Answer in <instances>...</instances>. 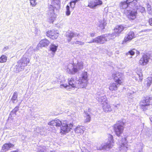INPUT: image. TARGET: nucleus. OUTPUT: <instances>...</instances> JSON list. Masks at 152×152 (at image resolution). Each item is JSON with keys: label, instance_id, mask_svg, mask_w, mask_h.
<instances>
[{"label": "nucleus", "instance_id": "obj_41", "mask_svg": "<svg viewBox=\"0 0 152 152\" xmlns=\"http://www.w3.org/2000/svg\"><path fill=\"white\" fill-rule=\"evenodd\" d=\"M147 10L148 11V13L149 14H151L152 13L151 6L149 4H147Z\"/></svg>", "mask_w": 152, "mask_h": 152}, {"label": "nucleus", "instance_id": "obj_43", "mask_svg": "<svg viewBox=\"0 0 152 152\" xmlns=\"http://www.w3.org/2000/svg\"><path fill=\"white\" fill-rule=\"evenodd\" d=\"M34 51L33 50V48L31 47L27 50L26 53H28V54H30L31 55V54H32L34 52Z\"/></svg>", "mask_w": 152, "mask_h": 152}, {"label": "nucleus", "instance_id": "obj_10", "mask_svg": "<svg viewBox=\"0 0 152 152\" xmlns=\"http://www.w3.org/2000/svg\"><path fill=\"white\" fill-rule=\"evenodd\" d=\"M124 122L121 121H118L114 125V128L115 132L117 136H120L121 134L122 133L124 129Z\"/></svg>", "mask_w": 152, "mask_h": 152}, {"label": "nucleus", "instance_id": "obj_20", "mask_svg": "<svg viewBox=\"0 0 152 152\" xmlns=\"http://www.w3.org/2000/svg\"><path fill=\"white\" fill-rule=\"evenodd\" d=\"M104 36L102 35L95 38V43L99 44H103L105 43Z\"/></svg>", "mask_w": 152, "mask_h": 152}, {"label": "nucleus", "instance_id": "obj_7", "mask_svg": "<svg viewBox=\"0 0 152 152\" xmlns=\"http://www.w3.org/2000/svg\"><path fill=\"white\" fill-rule=\"evenodd\" d=\"M74 79V78H73L68 79V81L69 85L68 86L66 84H61L60 85V87L62 88H66L67 87H70V86L72 88L79 87L81 88L80 83H78V82H77V80H78V79L77 78H76L75 79V80Z\"/></svg>", "mask_w": 152, "mask_h": 152}, {"label": "nucleus", "instance_id": "obj_40", "mask_svg": "<svg viewBox=\"0 0 152 152\" xmlns=\"http://www.w3.org/2000/svg\"><path fill=\"white\" fill-rule=\"evenodd\" d=\"M31 5L32 7H34L37 4L36 1L37 0H29Z\"/></svg>", "mask_w": 152, "mask_h": 152}, {"label": "nucleus", "instance_id": "obj_25", "mask_svg": "<svg viewBox=\"0 0 152 152\" xmlns=\"http://www.w3.org/2000/svg\"><path fill=\"white\" fill-rule=\"evenodd\" d=\"M120 84L118 83H112L110 84L109 89L110 91H115L117 90Z\"/></svg>", "mask_w": 152, "mask_h": 152}, {"label": "nucleus", "instance_id": "obj_59", "mask_svg": "<svg viewBox=\"0 0 152 152\" xmlns=\"http://www.w3.org/2000/svg\"><path fill=\"white\" fill-rule=\"evenodd\" d=\"M73 3L72 4V5H71V4H70V6L72 8V7H73Z\"/></svg>", "mask_w": 152, "mask_h": 152}, {"label": "nucleus", "instance_id": "obj_6", "mask_svg": "<svg viewBox=\"0 0 152 152\" xmlns=\"http://www.w3.org/2000/svg\"><path fill=\"white\" fill-rule=\"evenodd\" d=\"M108 141L102 144L101 145H98L96 147L97 150H108L111 148L113 146V140L112 135L109 134L108 135Z\"/></svg>", "mask_w": 152, "mask_h": 152}, {"label": "nucleus", "instance_id": "obj_42", "mask_svg": "<svg viewBox=\"0 0 152 152\" xmlns=\"http://www.w3.org/2000/svg\"><path fill=\"white\" fill-rule=\"evenodd\" d=\"M70 14V12L69 10V7L67 5L66 7V15L67 16H69Z\"/></svg>", "mask_w": 152, "mask_h": 152}, {"label": "nucleus", "instance_id": "obj_56", "mask_svg": "<svg viewBox=\"0 0 152 152\" xmlns=\"http://www.w3.org/2000/svg\"><path fill=\"white\" fill-rule=\"evenodd\" d=\"M40 31L37 28H35V32L37 34H38L39 33Z\"/></svg>", "mask_w": 152, "mask_h": 152}, {"label": "nucleus", "instance_id": "obj_39", "mask_svg": "<svg viewBox=\"0 0 152 152\" xmlns=\"http://www.w3.org/2000/svg\"><path fill=\"white\" fill-rule=\"evenodd\" d=\"M134 50L136 51L135 49H133L130 50L128 52L126 53V55L128 56L130 54L131 56H133L135 53Z\"/></svg>", "mask_w": 152, "mask_h": 152}, {"label": "nucleus", "instance_id": "obj_53", "mask_svg": "<svg viewBox=\"0 0 152 152\" xmlns=\"http://www.w3.org/2000/svg\"><path fill=\"white\" fill-rule=\"evenodd\" d=\"M90 36L91 37H94L95 36V33H89Z\"/></svg>", "mask_w": 152, "mask_h": 152}, {"label": "nucleus", "instance_id": "obj_18", "mask_svg": "<svg viewBox=\"0 0 152 152\" xmlns=\"http://www.w3.org/2000/svg\"><path fill=\"white\" fill-rule=\"evenodd\" d=\"M49 41L46 39H42L40 41L37 45L38 47H43L48 46L50 43Z\"/></svg>", "mask_w": 152, "mask_h": 152}, {"label": "nucleus", "instance_id": "obj_49", "mask_svg": "<svg viewBox=\"0 0 152 152\" xmlns=\"http://www.w3.org/2000/svg\"><path fill=\"white\" fill-rule=\"evenodd\" d=\"M106 34H103L104 37V41H105V42L107 41L110 40L108 38V37H106Z\"/></svg>", "mask_w": 152, "mask_h": 152}, {"label": "nucleus", "instance_id": "obj_57", "mask_svg": "<svg viewBox=\"0 0 152 152\" xmlns=\"http://www.w3.org/2000/svg\"><path fill=\"white\" fill-rule=\"evenodd\" d=\"M82 152H89V151L87 149H85L82 151Z\"/></svg>", "mask_w": 152, "mask_h": 152}, {"label": "nucleus", "instance_id": "obj_52", "mask_svg": "<svg viewBox=\"0 0 152 152\" xmlns=\"http://www.w3.org/2000/svg\"><path fill=\"white\" fill-rule=\"evenodd\" d=\"M9 47L8 46L4 47L3 49V51L4 52L6 51V50L9 49Z\"/></svg>", "mask_w": 152, "mask_h": 152}, {"label": "nucleus", "instance_id": "obj_3", "mask_svg": "<svg viewBox=\"0 0 152 152\" xmlns=\"http://www.w3.org/2000/svg\"><path fill=\"white\" fill-rule=\"evenodd\" d=\"M83 62L82 61L78 62L75 65L70 64L67 66L66 70L68 73L74 74L83 69Z\"/></svg>", "mask_w": 152, "mask_h": 152}, {"label": "nucleus", "instance_id": "obj_51", "mask_svg": "<svg viewBox=\"0 0 152 152\" xmlns=\"http://www.w3.org/2000/svg\"><path fill=\"white\" fill-rule=\"evenodd\" d=\"M134 92L133 91H131L130 92H129L128 94V95L129 96H132V94L134 93Z\"/></svg>", "mask_w": 152, "mask_h": 152}, {"label": "nucleus", "instance_id": "obj_17", "mask_svg": "<svg viewBox=\"0 0 152 152\" xmlns=\"http://www.w3.org/2000/svg\"><path fill=\"white\" fill-rule=\"evenodd\" d=\"M149 59V57L145 54H144L141 58L139 61V63L141 65H145L148 62Z\"/></svg>", "mask_w": 152, "mask_h": 152}, {"label": "nucleus", "instance_id": "obj_26", "mask_svg": "<svg viewBox=\"0 0 152 152\" xmlns=\"http://www.w3.org/2000/svg\"><path fill=\"white\" fill-rule=\"evenodd\" d=\"M85 128L83 126H78L74 129L75 132L78 134H83Z\"/></svg>", "mask_w": 152, "mask_h": 152}, {"label": "nucleus", "instance_id": "obj_12", "mask_svg": "<svg viewBox=\"0 0 152 152\" xmlns=\"http://www.w3.org/2000/svg\"><path fill=\"white\" fill-rule=\"evenodd\" d=\"M102 2L101 0H89L88 2V7L91 9H95L101 6Z\"/></svg>", "mask_w": 152, "mask_h": 152}, {"label": "nucleus", "instance_id": "obj_35", "mask_svg": "<svg viewBox=\"0 0 152 152\" xmlns=\"http://www.w3.org/2000/svg\"><path fill=\"white\" fill-rule=\"evenodd\" d=\"M120 8L122 9H126L127 7H129L128 4L126 1L122 2L120 4Z\"/></svg>", "mask_w": 152, "mask_h": 152}, {"label": "nucleus", "instance_id": "obj_64", "mask_svg": "<svg viewBox=\"0 0 152 152\" xmlns=\"http://www.w3.org/2000/svg\"><path fill=\"white\" fill-rule=\"evenodd\" d=\"M139 152H142V151H139Z\"/></svg>", "mask_w": 152, "mask_h": 152}, {"label": "nucleus", "instance_id": "obj_60", "mask_svg": "<svg viewBox=\"0 0 152 152\" xmlns=\"http://www.w3.org/2000/svg\"><path fill=\"white\" fill-rule=\"evenodd\" d=\"M150 138H151V140H152V134H150V135L149 136Z\"/></svg>", "mask_w": 152, "mask_h": 152}, {"label": "nucleus", "instance_id": "obj_31", "mask_svg": "<svg viewBox=\"0 0 152 152\" xmlns=\"http://www.w3.org/2000/svg\"><path fill=\"white\" fill-rule=\"evenodd\" d=\"M58 45H55L54 44H51L50 47V50L53 53H55L57 50L58 48Z\"/></svg>", "mask_w": 152, "mask_h": 152}, {"label": "nucleus", "instance_id": "obj_4", "mask_svg": "<svg viewBox=\"0 0 152 152\" xmlns=\"http://www.w3.org/2000/svg\"><path fill=\"white\" fill-rule=\"evenodd\" d=\"M26 53L18 62V64L14 68V71L16 73L24 69L25 66H27L30 62L29 59L26 57Z\"/></svg>", "mask_w": 152, "mask_h": 152}, {"label": "nucleus", "instance_id": "obj_9", "mask_svg": "<svg viewBox=\"0 0 152 152\" xmlns=\"http://www.w3.org/2000/svg\"><path fill=\"white\" fill-rule=\"evenodd\" d=\"M88 81V75L87 72H84L83 73L78 79L77 80L78 83H80V87L83 88L86 86Z\"/></svg>", "mask_w": 152, "mask_h": 152}, {"label": "nucleus", "instance_id": "obj_15", "mask_svg": "<svg viewBox=\"0 0 152 152\" xmlns=\"http://www.w3.org/2000/svg\"><path fill=\"white\" fill-rule=\"evenodd\" d=\"M46 35L53 39H56L58 36V33L54 30L48 31L46 33Z\"/></svg>", "mask_w": 152, "mask_h": 152}, {"label": "nucleus", "instance_id": "obj_44", "mask_svg": "<svg viewBox=\"0 0 152 152\" xmlns=\"http://www.w3.org/2000/svg\"><path fill=\"white\" fill-rule=\"evenodd\" d=\"M20 105L19 104V105ZM19 108V106H16L15 107L14 109L12 110V111L11 112V113H14L15 114H16V113L17 112Z\"/></svg>", "mask_w": 152, "mask_h": 152}, {"label": "nucleus", "instance_id": "obj_36", "mask_svg": "<svg viewBox=\"0 0 152 152\" xmlns=\"http://www.w3.org/2000/svg\"><path fill=\"white\" fill-rule=\"evenodd\" d=\"M7 57L5 55H2L0 57V63H3L6 62Z\"/></svg>", "mask_w": 152, "mask_h": 152}, {"label": "nucleus", "instance_id": "obj_54", "mask_svg": "<svg viewBox=\"0 0 152 152\" xmlns=\"http://www.w3.org/2000/svg\"><path fill=\"white\" fill-rule=\"evenodd\" d=\"M149 23L151 26H152V18H151L149 19Z\"/></svg>", "mask_w": 152, "mask_h": 152}, {"label": "nucleus", "instance_id": "obj_50", "mask_svg": "<svg viewBox=\"0 0 152 152\" xmlns=\"http://www.w3.org/2000/svg\"><path fill=\"white\" fill-rule=\"evenodd\" d=\"M88 43H95V38L92 39L90 41L88 42Z\"/></svg>", "mask_w": 152, "mask_h": 152}, {"label": "nucleus", "instance_id": "obj_16", "mask_svg": "<svg viewBox=\"0 0 152 152\" xmlns=\"http://www.w3.org/2000/svg\"><path fill=\"white\" fill-rule=\"evenodd\" d=\"M127 11L128 13L127 16L130 20H133L136 18L137 13L135 10H127Z\"/></svg>", "mask_w": 152, "mask_h": 152}, {"label": "nucleus", "instance_id": "obj_61", "mask_svg": "<svg viewBox=\"0 0 152 152\" xmlns=\"http://www.w3.org/2000/svg\"><path fill=\"white\" fill-rule=\"evenodd\" d=\"M137 54H140V52L139 51H137Z\"/></svg>", "mask_w": 152, "mask_h": 152}, {"label": "nucleus", "instance_id": "obj_47", "mask_svg": "<svg viewBox=\"0 0 152 152\" xmlns=\"http://www.w3.org/2000/svg\"><path fill=\"white\" fill-rule=\"evenodd\" d=\"M80 1V0H75L72 1L70 2V4L71 5H72V4L73 3V7H72V8H74L75 6V4L78 1Z\"/></svg>", "mask_w": 152, "mask_h": 152}, {"label": "nucleus", "instance_id": "obj_23", "mask_svg": "<svg viewBox=\"0 0 152 152\" xmlns=\"http://www.w3.org/2000/svg\"><path fill=\"white\" fill-rule=\"evenodd\" d=\"M107 24L106 21L104 20V18H102L99 20L97 23V26L101 29H103L104 28L105 26Z\"/></svg>", "mask_w": 152, "mask_h": 152}, {"label": "nucleus", "instance_id": "obj_21", "mask_svg": "<svg viewBox=\"0 0 152 152\" xmlns=\"http://www.w3.org/2000/svg\"><path fill=\"white\" fill-rule=\"evenodd\" d=\"M124 29V27L121 25L116 26L114 29V33L116 36H118Z\"/></svg>", "mask_w": 152, "mask_h": 152}, {"label": "nucleus", "instance_id": "obj_62", "mask_svg": "<svg viewBox=\"0 0 152 152\" xmlns=\"http://www.w3.org/2000/svg\"><path fill=\"white\" fill-rule=\"evenodd\" d=\"M11 152H18V151H11Z\"/></svg>", "mask_w": 152, "mask_h": 152}, {"label": "nucleus", "instance_id": "obj_45", "mask_svg": "<svg viewBox=\"0 0 152 152\" xmlns=\"http://www.w3.org/2000/svg\"><path fill=\"white\" fill-rule=\"evenodd\" d=\"M52 2V4H55L56 3V4L59 5V2H60L59 0H50Z\"/></svg>", "mask_w": 152, "mask_h": 152}, {"label": "nucleus", "instance_id": "obj_34", "mask_svg": "<svg viewBox=\"0 0 152 152\" xmlns=\"http://www.w3.org/2000/svg\"><path fill=\"white\" fill-rule=\"evenodd\" d=\"M85 122L87 123L90 121L91 120V117L89 114L87 112L85 113Z\"/></svg>", "mask_w": 152, "mask_h": 152}, {"label": "nucleus", "instance_id": "obj_38", "mask_svg": "<svg viewBox=\"0 0 152 152\" xmlns=\"http://www.w3.org/2000/svg\"><path fill=\"white\" fill-rule=\"evenodd\" d=\"M84 42L81 41H77L72 42L73 44H75L78 45H84Z\"/></svg>", "mask_w": 152, "mask_h": 152}, {"label": "nucleus", "instance_id": "obj_58", "mask_svg": "<svg viewBox=\"0 0 152 152\" xmlns=\"http://www.w3.org/2000/svg\"><path fill=\"white\" fill-rule=\"evenodd\" d=\"M119 106V104H117V105H115V107H117V108H118V106Z\"/></svg>", "mask_w": 152, "mask_h": 152}, {"label": "nucleus", "instance_id": "obj_29", "mask_svg": "<svg viewBox=\"0 0 152 152\" xmlns=\"http://www.w3.org/2000/svg\"><path fill=\"white\" fill-rule=\"evenodd\" d=\"M45 129L43 127H37L34 129V133L37 134V133H40L41 134H43V133L42 132H44Z\"/></svg>", "mask_w": 152, "mask_h": 152}, {"label": "nucleus", "instance_id": "obj_63", "mask_svg": "<svg viewBox=\"0 0 152 152\" xmlns=\"http://www.w3.org/2000/svg\"><path fill=\"white\" fill-rule=\"evenodd\" d=\"M150 30H146V31H150Z\"/></svg>", "mask_w": 152, "mask_h": 152}, {"label": "nucleus", "instance_id": "obj_48", "mask_svg": "<svg viewBox=\"0 0 152 152\" xmlns=\"http://www.w3.org/2000/svg\"><path fill=\"white\" fill-rule=\"evenodd\" d=\"M130 3L129 4V6L130 7H134L135 6V5H136L137 4V0H136V2L135 3Z\"/></svg>", "mask_w": 152, "mask_h": 152}, {"label": "nucleus", "instance_id": "obj_22", "mask_svg": "<svg viewBox=\"0 0 152 152\" xmlns=\"http://www.w3.org/2000/svg\"><path fill=\"white\" fill-rule=\"evenodd\" d=\"M14 145L10 143H5L4 145L2 147L1 151L4 152L8 150L11 148L13 147Z\"/></svg>", "mask_w": 152, "mask_h": 152}, {"label": "nucleus", "instance_id": "obj_24", "mask_svg": "<svg viewBox=\"0 0 152 152\" xmlns=\"http://www.w3.org/2000/svg\"><path fill=\"white\" fill-rule=\"evenodd\" d=\"M127 142L126 138L123 139L121 141V145L120 147V150H124L125 151L127 150Z\"/></svg>", "mask_w": 152, "mask_h": 152}, {"label": "nucleus", "instance_id": "obj_46", "mask_svg": "<svg viewBox=\"0 0 152 152\" xmlns=\"http://www.w3.org/2000/svg\"><path fill=\"white\" fill-rule=\"evenodd\" d=\"M127 3L129 4L130 3H135L136 2V0H127L126 1Z\"/></svg>", "mask_w": 152, "mask_h": 152}, {"label": "nucleus", "instance_id": "obj_33", "mask_svg": "<svg viewBox=\"0 0 152 152\" xmlns=\"http://www.w3.org/2000/svg\"><path fill=\"white\" fill-rule=\"evenodd\" d=\"M48 148L46 146H40L38 148V152H46Z\"/></svg>", "mask_w": 152, "mask_h": 152}, {"label": "nucleus", "instance_id": "obj_30", "mask_svg": "<svg viewBox=\"0 0 152 152\" xmlns=\"http://www.w3.org/2000/svg\"><path fill=\"white\" fill-rule=\"evenodd\" d=\"M18 93L17 92L15 91L13 93V96L11 99L13 103H16L18 101Z\"/></svg>", "mask_w": 152, "mask_h": 152}, {"label": "nucleus", "instance_id": "obj_55", "mask_svg": "<svg viewBox=\"0 0 152 152\" xmlns=\"http://www.w3.org/2000/svg\"><path fill=\"white\" fill-rule=\"evenodd\" d=\"M140 7V9L141 10V12H142L145 11V9L144 7Z\"/></svg>", "mask_w": 152, "mask_h": 152}, {"label": "nucleus", "instance_id": "obj_32", "mask_svg": "<svg viewBox=\"0 0 152 152\" xmlns=\"http://www.w3.org/2000/svg\"><path fill=\"white\" fill-rule=\"evenodd\" d=\"M133 78L137 81L139 80L140 81H141L143 79L142 74L141 73L137 74L135 76L133 77Z\"/></svg>", "mask_w": 152, "mask_h": 152}, {"label": "nucleus", "instance_id": "obj_8", "mask_svg": "<svg viewBox=\"0 0 152 152\" xmlns=\"http://www.w3.org/2000/svg\"><path fill=\"white\" fill-rule=\"evenodd\" d=\"M101 89L102 91H98L96 94V99L99 102L104 104L107 102V98L104 93V89L102 88Z\"/></svg>", "mask_w": 152, "mask_h": 152}, {"label": "nucleus", "instance_id": "obj_5", "mask_svg": "<svg viewBox=\"0 0 152 152\" xmlns=\"http://www.w3.org/2000/svg\"><path fill=\"white\" fill-rule=\"evenodd\" d=\"M60 3V2H59ZM49 4L48 6V9L47 11V15H48V22L50 23H53L55 20L56 15L54 12V10L55 8L58 7L59 6L60 3L59 5H57L55 3V4Z\"/></svg>", "mask_w": 152, "mask_h": 152}, {"label": "nucleus", "instance_id": "obj_11", "mask_svg": "<svg viewBox=\"0 0 152 152\" xmlns=\"http://www.w3.org/2000/svg\"><path fill=\"white\" fill-rule=\"evenodd\" d=\"M150 105H152V97H146L145 99L142 100L140 103L141 107L143 110L147 109V107Z\"/></svg>", "mask_w": 152, "mask_h": 152}, {"label": "nucleus", "instance_id": "obj_28", "mask_svg": "<svg viewBox=\"0 0 152 152\" xmlns=\"http://www.w3.org/2000/svg\"><path fill=\"white\" fill-rule=\"evenodd\" d=\"M152 81V78L148 77L146 78L144 81V86L147 88H148L151 84Z\"/></svg>", "mask_w": 152, "mask_h": 152}, {"label": "nucleus", "instance_id": "obj_27", "mask_svg": "<svg viewBox=\"0 0 152 152\" xmlns=\"http://www.w3.org/2000/svg\"><path fill=\"white\" fill-rule=\"evenodd\" d=\"M103 104H104L103 106V110L105 112H110L112 110V109L110 106L107 102H105Z\"/></svg>", "mask_w": 152, "mask_h": 152}, {"label": "nucleus", "instance_id": "obj_19", "mask_svg": "<svg viewBox=\"0 0 152 152\" xmlns=\"http://www.w3.org/2000/svg\"><path fill=\"white\" fill-rule=\"evenodd\" d=\"M65 35L66 37L69 38L67 39V40L68 42H69L71 41L73 37L77 36L78 35V34L70 31H69L66 32Z\"/></svg>", "mask_w": 152, "mask_h": 152}, {"label": "nucleus", "instance_id": "obj_1", "mask_svg": "<svg viewBox=\"0 0 152 152\" xmlns=\"http://www.w3.org/2000/svg\"><path fill=\"white\" fill-rule=\"evenodd\" d=\"M48 124L56 127L61 126V134H66L70 131V129L73 126V124L69 123L66 120L63 121H62L59 119H56L54 121H52L49 122Z\"/></svg>", "mask_w": 152, "mask_h": 152}, {"label": "nucleus", "instance_id": "obj_13", "mask_svg": "<svg viewBox=\"0 0 152 152\" xmlns=\"http://www.w3.org/2000/svg\"><path fill=\"white\" fill-rule=\"evenodd\" d=\"M113 77H114L115 82L119 84H121L122 83V80L124 78V75L118 72H116L115 74L113 75Z\"/></svg>", "mask_w": 152, "mask_h": 152}, {"label": "nucleus", "instance_id": "obj_14", "mask_svg": "<svg viewBox=\"0 0 152 152\" xmlns=\"http://www.w3.org/2000/svg\"><path fill=\"white\" fill-rule=\"evenodd\" d=\"M134 37L135 35L134 32L132 31H131L125 37L123 41V43L124 44L129 42Z\"/></svg>", "mask_w": 152, "mask_h": 152}, {"label": "nucleus", "instance_id": "obj_37", "mask_svg": "<svg viewBox=\"0 0 152 152\" xmlns=\"http://www.w3.org/2000/svg\"><path fill=\"white\" fill-rule=\"evenodd\" d=\"M106 37H108L110 40V39H113L116 37L114 33H112V34H106Z\"/></svg>", "mask_w": 152, "mask_h": 152}, {"label": "nucleus", "instance_id": "obj_2", "mask_svg": "<svg viewBox=\"0 0 152 152\" xmlns=\"http://www.w3.org/2000/svg\"><path fill=\"white\" fill-rule=\"evenodd\" d=\"M83 62L82 61L78 62L75 65L70 64L67 66L66 70L68 73L74 74L83 69Z\"/></svg>", "mask_w": 152, "mask_h": 152}]
</instances>
